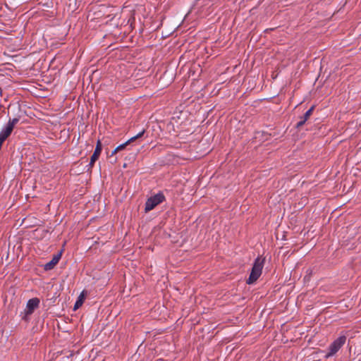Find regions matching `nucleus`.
Returning a JSON list of instances; mask_svg holds the SVG:
<instances>
[{
	"label": "nucleus",
	"mask_w": 361,
	"mask_h": 361,
	"mask_svg": "<svg viewBox=\"0 0 361 361\" xmlns=\"http://www.w3.org/2000/svg\"><path fill=\"white\" fill-rule=\"evenodd\" d=\"M314 109V106H311L310 109L307 110L302 117H300V118H303L305 119V121H307L309 119L310 116L312 114Z\"/></svg>",
	"instance_id": "nucleus-10"
},
{
	"label": "nucleus",
	"mask_w": 361,
	"mask_h": 361,
	"mask_svg": "<svg viewBox=\"0 0 361 361\" xmlns=\"http://www.w3.org/2000/svg\"><path fill=\"white\" fill-rule=\"evenodd\" d=\"M305 122H306V121H305V119L300 118V121L299 122H298L296 124V128H301L305 123Z\"/></svg>",
	"instance_id": "nucleus-13"
},
{
	"label": "nucleus",
	"mask_w": 361,
	"mask_h": 361,
	"mask_svg": "<svg viewBox=\"0 0 361 361\" xmlns=\"http://www.w3.org/2000/svg\"><path fill=\"white\" fill-rule=\"evenodd\" d=\"M61 257V252L54 255L51 260L44 265V269L48 271L52 269L59 262Z\"/></svg>",
	"instance_id": "nucleus-6"
},
{
	"label": "nucleus",
	"mask_w": 361,
	"mask_h": 361,
	"mask_svg": "<svg viewBox=\"0 0 361 361\" xmlns=\"http://www.w3.org/2000/svg\"><path fill=\"white\" fill-rule=\"evenodd\" d=\"M132 142L130 141V139L128 140H127L125 143L123 144H121L120 145H118L111 153V155H114L115 154L116 152H119V151H121L123 149H124L126 148V147L127 145H128L129 144H130Z\"/></svg>",
	"instance_id": "nucleus-9"
},
{
	"label": "nucleus",
	"mask_w": 361,
	"mask_h": 361,
	"mask_svg": "<svg viewBox=\"0 0 361 361\" xmlns=\"http://www.w3.org/2000/svg\"><path fill=\"white\" fill-rule=\"evenodd\" d=\"M145 130H142L137 135H136L132 137L131 138H130V141H131L132 142L135 141L136 140H137V139L140 138L141 137H142L143 135L145 134Z\"/></svg>",
	"instance_id": "nucleus-12"
},
{
	"label": "nucleus",
	"mask_w": 361,
	"mask_h": 361,
	"mask_svg": "<svg viewBox=\"0 0 361 361\" xmlns=\"http://www.w3.org/2000/svg\"><path fill=\"white\" fill-rule=\"evenodd\" d=\"M13 130V128L6 124L0 132V136L6 140L11 135Z\"/></svg>",
	"instance_id": "nucleus-7"
},
{
	"label": "nucleus",
	"mask_w": 361,
	"mask_h": 361,
	"mask_svg": "<svg viewBox=\"0 0 361 361\" xmlns=\"http://www.w3.org/2000/svg\"><path fill=\"white\" fill-rule=\"evenodd\" d=\"M85 293L84 291H82L80 295H79L77 301L75 302V305H74V310H77L80 307L82 306V305L83 304V302H84V300H85Z\"/></svg>",
	"instance_id": "nucleus-8"
},
{
	"label": "nucleus",
	"mask_w": 361,
	"mask_h": 361,
	"mask_svg": "<svg viewBox=\"0 0 361 361\" xmlns=\"http://www.w3.org/2000/svg\"><path fill=\"white\" fill-rule=\"evenodd\" d=\"M19 121H20V118L19 117H16V118H10L8 120L7 124L14 128V127L19 122Z\"/></svg>",
	"instance_id": "nucleus-11"
},
{
	"label": "nucleus",
	"mask_w": 361,
	"mask_h": 361,
	"mask_svg": "<svg viewBox=\"0 0 361 361\" xmlns=\"http://www.w3.org/2000/svg\"><path fill=\"white\" fill-rule=\"evenodd\" d=\"M165 200V197L162 192H159L150 197H149L145 202V211L148 212L152 210L158 204H161Z\"/></svg>",
	"instance_id": "nucleus-3"
},
{
	"label": "nucleus",
	"mask_w": 361,
	"mask_h": 361,
	"mask_svg": "<svg viewBox=\"0 0 361 361\" xmlns=\"http://www.w3.org/2000/svg\"><path fill=\"white\" fill-rule=\"evenodd\" d=\"M5 140L6 139L0 136V149H1L2 145Z\"/></svg>",
	"instance_id": "nucleus-14"
},
{
	"label": "nucleus",
	"mask_w": 361,
	"mask_h": 361,
	"mask_svg": "<svg viewBox=\"0 0 361 361\" xmlns=\"http://www.w3.org/2000/svg\"><path fill=\"white\" fill-rule=\"evenodd\" d=\"M39 299L37 298L30 299L26 305V309L25 310V315L23 317V319H25L26 316L32 314L35 310L39 307Z\"/></svg>",
	"instance_id": "nucleus-4"
},
{
	"label": "nucleus",
	"mask_w": 361,
	"mask_h": 361,
	"mask_svg": "<svg viewBox=\"0 0 361 361\" xmlns=\"http://www.w3.org/2000/svg\"><path fill=\"white\" fill-rule=\"evenodd\" d=\"M102 145L101 141L99 140H98L97 142L94 152L90 158V161L89 164V166L90 168H92L94 166L95 161L99 159L100 154L102 152Z\"/></svg>",
	"instance_id": "nucleus-5"
},
{
	"label": "nucleus",
	"mask_w": 361,
	"mask_h": 361,
	"mask_svg": "<svg viewBox=\"0 0 361 361\" xmlns=\"http://www.w3.org/2000/svg\"><path fill=\"white\" fill-rule=\"evenodd\" d=\"M346 336H340L338 338L334 341L328 348V352L326 354L325 357L329 358L330 357L334 356L345 343Z\"/></svg>",
	"instance_id": "nucleus-2"
},
{
	"label": "nucleus",
	"mask_w": 361,
	"mask_h": 361,
	"mask_svg": "<svg viewBox=\"0 0 361 361\" xmlns=\"http://www.w3.org/2000/svg\"><path fill=\"white\" fill-rule=\"evenodd\" d=\"M264 259L261 257H257L253 264L251 273L247 281V284H252L255 282L262 274V269L264 267Z\"/></svg>",
	"instance_id": "nucleus-1"
}]
</instances>
